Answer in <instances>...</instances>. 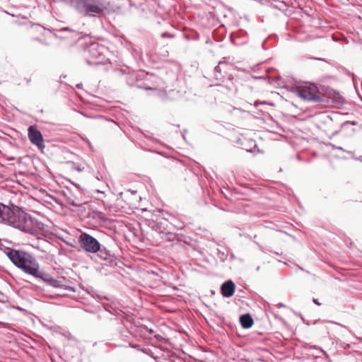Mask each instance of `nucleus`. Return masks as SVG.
Listing matches in <instances>:
<instances>
[{"label": "nucleus", "instance_id": "obj_1", "mask_svg": "<svg viewBox=\"0 0 362 362\" xmlns=\"http://www.w3.org/2000/svg\"><path fill=\"white\" fill-rule=\"evenodd\" d=\"M4 252L11 262L24 273L35 278L41 277L40 264L30 253L10 247H6Z\"/></svg>", "mask_w": 362, "mask_h": 362}, {"label": "nucleus", "instance_id": "obj_2", "mask_svg": "<svg viewBox=\"0 0 362 362\" xmlns=\"http://www.w3.org/2000/svg\"><path fill=\"white\" fill-rule=\"evenodd\" d=\"M0 223L28 232L27 214L18 206L0 202Z\"/></svg>", "mask_w": 362, "mask_h": 362}, {"label": "nucleus", "instance_id": "obj_3", "mask_svg": "<svg viewBox=\"0 0 362 362\" xmlns=\"http://www.w3.org/2000/svg\"><path fill=\"white\" fill-rule=\"evenodd\" d=\"M74 7L79 13L89 17L100 16L107 9L103 0H77Z\"/></svg>", "mask_w": 362, "mask_h": 362}, {"label": "nucleus", "instance_id": "obj_4", "mask_svg": "<svg viewBox=\"0 0 362 362\" xmlns=\"http://www.w3.org/2000/svg\"><path fill=\"white\" fill-rule=\"evenodd\" d=\"M298 95L305 100L312 102H321L322 98L316 85L305 83L297 88Z\"/></svg>", "mask_w": 362, "mask_h": 362}, {"label": "nucleus", "instance_id": "obj_5", "mask_svg": "<svg viewBox=\"0 0 362 362\" xmlns=\"http://www.w3.org/2000/svg\"><path fill=\"white\" fill-rule=\"evenodd\" d=\"M78 242L83 250L86 252L96 253L100 249L99 241L87 233H82L78 238Z\"/></svg>", "mask_w": 362, "mask_h": 362}, {"label": "nucleus", "instance_id": "obj_6", "mask_svg": "<svg viewBox=\"0 0 362 362\" xmlns=\"http://www.w3.org/2000/svg\"><path fill=\"white\" fill-rule=\"evenodd\" d=\"M103 49L104 47L99 45L98 43L90 44L86 51L89 56L86 59V62L91 66L103 64L105 58L103 54Z\"/></svg>", "mask_w": 362, "mask_h": 362}, {"label": "nucleus", "instance_id": "obj_7", "mask_svg": "<svg viewBox=\"0 0 362 362\" xmlns=\"http://www.w3.org/2000/svg\"><path fill=\"white\" fill-rule=\"evenodd\" d=\"M28 138L30 142L40 149L45 148V145L42 134L35 126H30L28 127Z\"/></svg>", "mask_w": 362, "mask_h": 362}, {"label": "nucleus", "instance_id": "obj_8", "mask_svg": "<svg viewBox=\"0 0 362 362\" xmlns=\"http://www.w3.org/2000/svg\"><path fill=\"white\" fill-rule=\"evenodd\" d=\"M168 221L164 218H158L150 224L151 228L159 235V237L168 230Z\"/></svg>", "mask_w": 362, "mask_h": 362}, {"label": "nucleus", "instance_id": "obj_9", "mask_svg": "<svg viewBox=\"0 0 362 362\" xmlns=\"http://www.w3.org/2000/svg\"><path fill=\"white\" fill-rule=\"evenodd\" d=\"M41 277H36L37 279H40L43 280L45 282H47L49 285L54 288H62L63 287V281L65 280L64 278L60 279H55L51 277L48 274H45L43 272H40Z\"/></svg>", "mask_w": 362, "mask_h": 362}, {"label": "nucleus", "instance_id": "obj_10", "mask_svg": "<svg viewBox=\"0 0 362 362\" xmlns=\"http://www.w3.org/2000/svg\"><path fill=\"white\" fill-rule=\"evenodd\" d=\"M235 289V284L231 280L226 281L221 285V294L225 298H230L234 294Z\"/></svg>", "mask_w": 362, "mask_h": 362}, {"label": "nucleus", "instance_id": "obj_11", "mask_svg": "<svg viewBox=\"0 0 362 362\" xmlns=\"http://www.w3.org/2000/svg\"><path fill=\"white\" fill-rule=\"evenodd\" d=\"M162 80L166 88L173 87L177 81V75L173 71H166L165 75L162 76Z\"/></svg>", "mask_w": 362, "mask_h": 362}, {"label": "nucleus", "instance_id": "obj_12", "mask_svg": "<svg viewBox=\"0 0 362 362\" xmlns=\"http://www.w3.org/2000/svg\"><path fill=\"white\" fill-rule=\"evenodd\" d=\"M160 238L163 240L172 243L173 244L178 243L181 240V237L180 235L168 230L165 231Z\"/></svg>", "mask_w": 362, "mask_h": 362}, {"label": "nucleus", "instance_id": "obj_13", "mask_svg": "<svg viewBox=\"0 0 362 362\" xmlns=\"http://www.w3.org/2000/svg\"><path fill=\"white\" fill-rule=\"evenodd\" d=\"M240 322L242 327L245 329L250 328L253 325V319L250 314L243 315L240 317Z\"/></svg>", "mask_w": 362, "mask_h": 362}, {"label": "nucleus", "instance_id": "obj_14", "mask_svg": "<svg viewBox=\"0 0 362 362\" xmlns=\"http://www.w3.org/2000/svg\"><path fill=\"white\" fill-rule=\"evenodd\" d=\"M99 257L103 260L110 259L112 257V252L107 250L105 246L101 245L100 243V249L98 250Z\"/></svg>", "mask_w": 362, "mask_h": 362}, {"label": "nucleus", "instance_id": "obj_15", "mask_svg": "<svg viewBox=\"0 0 362 362\" xmlns=\"http://www.w3.org/2000/svg\"><path fill=\"white\" fill-rule=\"evenodd\" d=\"M223 64H226V62L223 61L219 62L218 64L214 69V78L217 81H221L223 78L221 69V66Z\"/></svg>", "mask_w": 362, "mask_h": 362}, {"label": "nucleus", "instance_id": "obj_16", "mask_svg": "<svg viewBox=\"0 0 362 362\" xmlns=\"http://www.w3.org/2000/svg\"><path fill=\"white\" fill-rule=\"evenodd\" d=\"M117 330L120 334L121 338L124 341H128L132 337V334L130 333V332L123 326H120L119 327H118Z\"/></svg>", "mask_w": 362, "mask_h": 362}, {"label": "nucleus", "instance_id": "obj_17", "mask_svg": "<svg viewBox=\"0 0 362 362\" xmlns=\"http://www.w3.org/2000/svg\"><path fill=\"white\" fill-rule=\"evenodd\" d=\"M93 218L94 219L98 220L102 223H107L108 221V218L106 217L105 214L100 211H95L93 212Z\"/></svg>", "mask_w": 362, "mask_h": 362}, {"label": "nucleus", "instance_id": "obj_18", "mask_svg": "<svg viewBox=\"0 0 362 362\" xmlns=\"http://www.w3.org/2000/svg\"><path fill=\"white\" fill-rule=\"evenodd\" d=\"M68 202L70 205L74 206H81L82 205L81 202L78 199H73L69 198Z\"/></svg>", "mask_w": 362, "mask_h": 362}, {"label": "nucleus", "instance_id": "obj_19", "mask_svg": "<svg viewBox=\"0 0 362 362\" xmlns=\"http://www.w3.org/2000/svg\"><path fill=\"white\" fill-rule=\"evenodd\" d=\"M59 33L68 32L70 37H74V36L76 35V33L73 31L72 30H71L69 28H64L59 30Z\"/></svg>", "mask_w": 362, "mask_h": 362}, {"label": "nucleus", "instance_id": "obj_20", "mask_svg": "<svg viewBox=\"0 0 362 362\" xmlns=\"http://www.w3.org/2000/svg\"><path fill=\"white\" fill-rule=\"evenodd\" d=\"M161 37H170V38H173L174 37V35L173 34H170L168 33H163L161 34Z\"/></svg>", "mask_w": 362, "mask_h": 362}, {"label": "nucleus", "instance_id": "obj_21", "mask_svg": "<svg viewBox=\"0 0 362 362\" xmlns=\"http://www.w3.org/2000/svg\"><path fill=\"white\" fill-rule=\"evenodd\" d=\"M245 111L242 110L240 108H237V107H233V110H232V113L233 114H237L238 112H244Z\"/></svg>", "mask_w": 362, "mask_h": 362}, {"label": "nucleus", "instance_id": "obj_22", "mask_svg": "<svg viewBox=\"0 0 362 362\" xmlns=\"http://www.w3.org/2000/svg\"><path fill=\"white\" fill-rule=\"evenodd\" d=\"M129 346L132 347V348H134V349H136L138 350H139V345H136V344H133L132 343H129Z\"/></svg>", "mask_w": 362, "mask_h": 362}, {"label": "nucleus", "instance_id": "obj_23", "mask_svg": "<svg viewBox=\"0 0 362 362\" xmlns=\"http://www.w3.org/2000/svg\"><path fill=\"white\" fill-rule=\"evenodd\" d=\"M320 350L326 356L327 358H329V355L325 350H323L322 349H320Z\"/></svg>", "mask_w": 362, "mask_h": 362}, {"label": "nucleus", "instance_id": "obj_24", "mask_svg": "<svg viewBox=\"0 0 362 362\" xmlns=\"http://www.w3.org/2000/svg\"><path fill=\"white\" fill-rule=\"evenodd\" d=\"M313 303L315 304H316L317 305H321L320 303H319V301L317 299H315V298H313Z\"/></svg>", "mask_w": 362, "mask_h": 362}, {"label": "nucleus", "instance_id": "obj_25", "mask_svg": "<svg viewBox=\"0 0 362 362\" xmlns=\"http://www.w3.org/2000/svg\"><path fill=\"white\" fill-rule=\"evenodd\" d=\"M277 305H278L279 307H285V305H284V304H283L282 303H278V304H277Z\"/></svg>", "mask_w": 362, "mask_h": 362}, {"label": "nucleus", "instance_id": "obj_26", "mask_svg": "<svg viewBox=\"0 0 362 362\" xmlns=\"http://www.w3.org/2000/svg\"><path fill=\"white\" fill-rule=\"evenodd\" d=\"M76 87H77L78 88H81L82 87V83H78V84H77V85H76Z\"/></svg>", "mask_w": 362, "mask_h": 362}, {"label": "nucleus", "instance_id": "obj_27", "mask_svg": "<svg viewBox=\"0 0 362 362\" xmlns=\"http://www.w3.org/2000/svg\"><path fill=\"white\" fill-rule=\"evenodd\" d=\"M146 89H153L154 90H157L156 88H146Z\"/></svg>", "mask_w": 362, "mask_h": 362}, {"label": "nucleus", "instance_id": "obj_28", "mask_svg": "<svg viewBox=\"0 0 362 362\" xmlns=\"http://www.w3.org/2000/svg\"><path fill=\"white\" fill-rule=\"evenodd\" d=\"M155 337L158 339H162V337L160 335H156Z\"/></svg>", "mask_w": 362, "mask_h": 362}, {"label": "nucleus", "instance_id": "obj_29", "mask_svg": "<svg viewBox=\"0 0 362 362\" xmlns=\"http://www.w3.org/2000/svg\"><path fill=\"white\" fill-rule=\"evenodd\" d=\"M56 37H60V38H65L66 37H64V36H59V35H56Z\"/></svg>", "mask_w": 362, "mask_h": 362}, {"label": "nucleus", "instance_id": "obj_30", "mask_svg": "<svg viewBox=\"0 0 362 362\" xmlns=\"http://www.w3.org/2000/svg\"><path fill=\"white\" fill-rule=\"evenodd\" d=\"M245 150H246L247 151H249V152H252V149L245 148Z\"/></svg>", "mask_w": 362, "mask_h": 362}, {"label": "nucleus", "instance_id": "obj_31", "mask_svg": "<svg viewBox=\"0 0 362 362\" xmlns=\"http://www.w3.org/2000/svg\"><path fill=\"white\" fill-rule=\"evenodd\" d=\"M357 339L362 341V337H358Z\"/></svg>", "mask_w": 362, "mask_h": 362}, {"label": "nucleus", "instance_id": "obj_32", "mask_svg": "<svg viewBox=\"0 0 362 362\" xmlns=\"http://www.w3.org/2000/svg\"><path fill=\"white\" fill-rule=\"evenodd\" d=\"M78 171H82V170L81 168H78L77 169Z\"/></svg>", "mask_w": 362, "mask_h": 362}]
</instances>
